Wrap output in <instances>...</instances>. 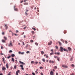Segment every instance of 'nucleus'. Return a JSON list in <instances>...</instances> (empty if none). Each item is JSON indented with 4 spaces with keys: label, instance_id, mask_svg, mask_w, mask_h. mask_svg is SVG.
Here are the masks:
<instances>
[{
    "label": "nucleus",
    "instance_id": "1",
    "mask_svg": "<svg viewBox=\"0 0 75 75\" xmlns=\"http://www.w3.org/2000/svg\"><path fill=\"white\" fill-rule=\"evenodd\" d=\"M60 51H61V52H63V50H64V51H67V52H68V50H67L63 48L62 47H60Z\"/></svg>",
    "mask_w": 75,
    "mask_h": 75
},
{
    "label": "nucleus",
    "instance_id": "2",
    "mask_svg": "<svg viewBox=\"0 0 75 75\" xmlns=\"http://www.w3.org/2000/svg\"><path fill=\"white\" fill-rule=\"evenodd\" d=\"M62 67H63V68H68V66L64 65V64H62Z\"/></svg>",
    "mask_w": 75,
    "mask_h": 75
},
{
    "label": "nucleus",
    "instance_id": "3",
    "mask_svg": "<svg viewBox=\"0 0 75 75\" xmlns=\"http://www.w3.org/2000/svg\"><path fill=\"white\" fill-rule=\"evenodd\" d=\"M10 45L11 46H12V47H13V44L11 42V41L10 42V43L8 45V46L10 47Z\"/></svg>",
    "mask_w": 75,
    "mask_h": 75
},
{
    "label": "nucleus",
    "instance_id": "4",
    "mask_svg": "<svg viewBox=\"0 0 75 75\" xmlns=\"http://www.w3.org/2000/svg\"><path fill=\"white\" fill-rule=\"evenodd\" d=\"M18 73H20V70H18L16 71V75H18Z\"/></svg>",
    "mask_w": 75,
    "mask_h": 75
},
{
    "label": "nucleus",
    "instance_id": "5",
    "mask_svg": "<svg viewBox=\"0 0 75 75\" xmlns=\"http://www.w3.org/2000/svg\"><path fill=\"white\" fill-rule=\"evenodd\" d=\"M19 62L20 64H22V65H25V63L23 62H21V61H20Z\"/></svg>",
    "mask_w": 75,
    "mask_h": 75
},
{
    "label": "nucleus",
    "instance_id": "6",
    "mask_svg": "<svg viewBox=\"0 0 75 75\" xmlns=\"http://www.w3.org/2000/svg\"><path fill=\"white\" fill-rule=\"evenodd\" d=\"M20 67H21V69L22 70H24V68H23V66L22 65H21Z\"/></svg>",
    "mask_w": 75,
    "mask_h": 75
},
{
    "label": "nucleus",
    "instance_id": "7",
    "mask_svg": "<svg viewBox=\"0 0 75 75\" xmlns=\"http://www.w3.org/2000/svg\"><path fill=\"white\" fill-rule=\"evenodd\" d=\"M52 41H50V42H49L48 44V45H51V44H52Z\"/></svg>",
    "mask_w": 75,
    "mask_h": 75
},
{
    "label": "nucleus",
    "instance_id": "8",
    "mask_svg": "<svg viewBox=\"0 0 75 75\" xmlns=\"http://www.w3.org/2000/svg\"><path fill=\"white\" fill-rule=\"evenodd\" d=\"M50 74L51 75H54V72H52V71H51V72H50Z\"/></svg>",
    "mask_w": 75,
    "mask_h": 75
},
{
    "label": "nucleus",
    "instance_id": "9",
    "mask_svg": "<svg viewBox=\"0 0 75 75\" xmlns=\"http://www.w3.org/2000/svg\"><path fill=\"white\" fill-rule=\"evenodd\" d=\"M4 25L5 27V28L6 29H7V28H8V26H7V24H5Z\"/></svg>",
    "mask_w": 75,
    "mask_h": 75
},
{
    "label": "nucleus",
    "instance_id": "10",
    "mask_svg": "<svg viewBox=\"0 0 75 75\" xmlns=\"http://www.w3.org/2000/svg\"><path fill=\"white\" fill-rule=\"evenodd\" d=\"M49 62L50 63H52V64H54V61H51V60H50L49 61Z\"/></svg>",
    "mask_w": 75,
    "mask_h": 75
},
{
    "label": "nucleus",
    "instance_id": "11",
    "mask_svg": "<svg viewBox=\"0 0 75 75\" xmlns=\"http://www.w3.org/2000/svg\"><path fill=\"white\" fill-rule=\"evenodd\" d=\"M2 70L3 71H4V70H6V67H2Z\"/></svg>",
    "mask_w": 75,
    "mask_h": 75
},
{
    "label": "nucleus",
    "instance_id": "12",
    "mask_svg": "<svg viewBox=\"0 0 75 75\" xmlns=\"http://www.w3.org/2000/svg\"><path fill=\"white\" fill-rule=\"evenodd\" d=\"M6 66L7 68V69L8 68V63L6 64Z\"/></svg>",
    "mask_w": 75,
    "mask_h": 75
},
{
    "label": "nucleus",
    "instance_id": "13",
    "mask_svg": "<svg viewBox=\"0 0 75 75\" xmlns=\"http://www.w3.org/2000/svg\"><path fill=\"white\" fill-rule=\"evenodd\" d=\"M68 49L69 50V51H71V48L70 47H68Z\"/></svg>",
    "mask_w": 75,
    "mask_h": 75
},
{
    "label": "nucleus",
    "instance_id": "14",
    "mask_svg": "<svg viewBox=\"0 0 75 75\" xmlns=\"http://www.w3.org/2000/svg\"><path fill=\"white\" fill-rule=\"evenodd\" d=\"M28 47H30V46L28 44L27 45L25 46V48H27Z\"/></svg>",
    "mask_w": 75,
    "mask_h": 75
},
{
    "label": "nucleus",
    "instance_id": "15",
    "mask_svg": "<svg viewBox=\"0 0 75 75\" xmlns=\"http://www.w3.org/2000/svg\"><path fill=\"white\" fill-rule=\"evenodd\" d=\"M54 54H57V55H59V54H60V53L59 52H55Z\"/></svg>",
    "mask_w": 75,
    "mask_h": 75
},
{
    "label": "nucleus",
    "instance_id": "16",
    "mask_svg": "<svg viewBox=\"0 0 75 75\" xmlns=\"http://www.w3.org/2000/svg\"><path fill=\"white\" fill-rule=\"evenodd\" d=\"M11 56L12 57H15V55L14 54H12Z\"/></svg>",
    "mask_w": 75,
    "mask_h": 75
},
{
    "label": "nucleus",
    "instance_id": "17",
    "mask_svg": "<svg viewBox=\"0 0 75 75\" xmlns=\"http://www.w3.org/2000/svg\"><path fill=\"white\" fill-rule=\"evenodd\" d=\"M4 40H7V37L6 36L4 37Z\"/></svg>",
    "mask_w": 75,
    "mask_h": 75
},
{
    "label": "nucleus",
    "instance_id": "18",
    "mask_svg": "<svg viewBox=\"0 0 75 75\" xmlns=\"http://www.w3.org/2000/svg\"><path fill=\"white\" fill-rule=\"evenodd\" d=\"M11 61H13V62H14V58H12Z\"/></svg>",
    "mask_w": 75,
    "mask_h": 75
},
{
    "label": "nucleus",
    "instance_id": "19",
    "mask_svg": "<svg viewBox=\"0 0 75 75\" xmlns=\"http://www.w3.org/2000/svg\"><path fill=\"white\" fill-rule=\"evenodd\" d=\"M58 42L59 44V45H62V44H61L60 42Z\"/></svg>",
    "mask_w": 75,
    "mask_h": 75
},
{
    "label": "nucleus",
    "instance_id": "20",
    "mask_svg": "<svg viewBox=\"0 0 75 75\" xmlns=\"http://www.w3.org/2000/svg\"><path fill=\"white\" fill-rule=\"evenodd\" d=\"M2 41L3 42H5V40H2Z\"/></svg>",
    "mask_w": 75,
    "mask_h": 75
},
{
    "label": "nucleus",
    "instance_id": "21",
    "mask_svg": "<svg viewBox=\"0 0 75 75\" xmlns=\"http://www.w3.org/2000/svg\"><path fill=\"white\" fill-rule=\"evenodd\" d=\"M34 63H35L33 61H32L31 62V64H34Z\"/></svg>",
    "mask_w": 75,
    "mask_h": 75
},
{
    "label": "nucleus",
    "instance_id": "22",
    "mask_svg": "<svg viewBox=\"0 0 75 75\" xmlns=\"http://www.w3.org/2000/svg\"><path fill=\"white\" fill-rule=\"evenodd\" d=\"M61 41H62L63 42H64V40H63V39H61Z\"/></svg>",
    "mask_w": 75,
    "mask_h": 75
},
{
    "label": "nucleus",
    "instance_id": "23",
    "mask_svg": "<svg viewBox=\"0 0 75 75\" xmlns=\"http://www.w3.org/2000/svg\"><path fill=\"white\" fill-rule=\"evenodd\" d=\"M41 54H44V52H43L42 51H41Z\"/></svg>",
    "mask_w": 75,
    "mask_h": 75
},
{
    "label": "nucleus",
    "instance_id": "24",
    "mask_svg": "<svg viewBox=\"0 0 75 75\" xmlns=\"http://www.w3.org/2000/svg\"><path fill=\"white\" fill-rule=\"evenodd\" d=\"M71 67H75V65H74L73 64H72L71 65Z\"/></svg>",
    "mask_w": 75,
    "mask_h": 75
},
{
    "label": "nucleus",
    "instance_id": "25",
    "mask_svg": "<svg viewBox=\"0 0 75 75\" xmlns=\"http://www.w3.org/2000/svg\"><path fill=\"white\" fill-rule=\"evenodd\" d=\"M14 68L15 69H16V68H17V67H16V66L15 65L14 66Z\"/></svg>",
    "mask_w": 75,
    "mask_h": 75
},
{
    "label": "nucleus",
    "instance_id": "26",
    "mask_svg": "<svg viewBox=\"0 0 75 75\" xmlns=\"http://www.w3.org/2000/svg\"><path fill=\"white\" fill-rule=\"evenodd\" d=\"M14 10L15 11H18V9L17 8H15Z\"/></svg>",
    "mask_w": 75,
    "mask_h": 75
},
{
    "label": "nucleus",
    "instance_id": "27",
    "mask_svg": "<svg viewBox=\"0 0 75 75\" xmlns=\"http://www.w3.org/2000/svg\"><path fill=\"white\" fill-rule=\"evenodd\" d=\"M24 5H28V3H25L24 4Z\"/></svg>",
    "mask_w": 75,
    "mask_h": 75
},
{
    "label": "nucleus",
    "instance_id": "28",
    "mask_svg": "<svg viewBox=\"0 0 75 75\" xmlns=\"http://www.w3.org/2000/svg\"><path fill=\"white\" fill-rule=\"evenodd\" d=\"M31 32L33 34H34V33H35L34 31H32Z\"/></svg>",
    "mask_w": 75,
    "mask_h": 75
},
{
    "label": "nucleus",
    "instance_id": "29",
    "mask_svg": "<svg viewBox=\"0 0 75 75\" xmlns=\"http://www.w3.org/2000/svg\"><path fill=\"white\" fill-rule=\"evenodd\" d=\"M27 28V26L23 28L24 30H25V28Z\"/></svg>",
    "mask_w": 75,
    "mask_h": 75
},
{
    "label": "nucleus",
    "instance_id": "30",
    "mask_svg": "<svg viewBox=\"0 0 75 75\" xmlns=\"http://www.w3.org/2000/svg\"><path fill=\"white\" fill-rule=\"evenodd\" d=\"M30 42H34V41L33 40H31L30 41Z\"/></svg>",
    "mask_w": 75,
    "mask_h": 75
},
{
    "label": "nucleus",
    "instance_id": "31",
    "mask_svg": "<svg viewBox=\"0 0 75 75\" xmlns=\"http://www.w3.org/2000/svg\"><path fill=\"white\" fill-rule=\"evenodd\" d=\"M32 29H33V30H34V31H35V30H36V29H35V28H33Z\"/></svg>",
    "mask_w": 75,
    "mask_h": 75
},
{
    "label": "nucleus",
    "instance_id": "32",
    "mask_svg": "<svg viewBox=\"0 0 75 75\" xmlns=\"http://www.w3.org/2000/svg\"><path fill=\"white\" fill-rule=\"evenodd\" d=\"M42 59V61H43V62H45V59Z\"/></svg>",
    "mask_w": 75,
    "mask_h": 75
},
{
    "label": "nucleus",
    "instance_id": "33",
    "mask_svg": "<svg viewBox=\"0 0 75 75\" xmlns=\"http://www.w3.org/2000/svg\"><path fill=\"white\" fill-rule=\"evenodd\" d=\"M56 47V48L57 50H58V46H55Z\"/></svg>",
    "mask_w": 75,
    "mask_h": 75
},
{
    "label": "nucleus",
    "instance_id": "34",
    "mask_svg": "<svg viewBox=\"0 0 75 75\" xmlns=\"http://www.w3.org/2000/svg\"><path fill=\"white\" fill-rule=\"evenodd\" d=\"M53 54H54V53L52 52L50 53V55H52Z\"/></svg>",
    "mask_w": 75,
    "mask_h": 75
},
{
    "label": "nucleus",
    "instance_id": "35",
    "mask_svg": "<svg viewBox=\"0 0 75 75\" xmlns=\"http://www.w3.org/2000/svg\"><path fill=\"white\" fill-rule=\"evenodd\" d=\"M54 68V69H57V66H55Z\"/></svg>",
    "mask_w": 75,
    "mask_h": 75
},
{
    "label": "nucleus",
    "instance_id": "36",
    "mask_svg": "<svg viewBox=\"0 0 75 75\" xmlns=\"http://www.w3.org/2000/svg\"><path fill=\"white\" fill-rule=\"evenodd\" d=\"M23 42V45H25V44H24V42Z\"/></svg>",
    "mask_w": 75,
    "mask_h": 75
},
{
    "label": "nucleus",
    "instance_id": "37",
    "mask_svg": "<svg viewBox=\"0 0 75 75\" xmlns=\"http://www.w3.org/2000/svg\"><path fill=\"white\" fill-rule=\"evenodd\" d=\"M26 53H27V54H28V53H30V51H27L26 52Z\"/></svg>",
    "mask_w": 75,
    "mask_h": 75
},
{
    "label": "nucleus",
    "instance_id": "38",
    "mask_svg": "<svg viewBox=\"0 0 75 75\" xmlns=\"http://www.w3.org/2000/svg\"><path fill=\"white\" fill-rule=\"evenodd\" d=\"M35 45H38V43L37 42H35Z\"/></svg>",
    "mask_w": 75,
    "mask_h": 75
},
{
    "label": "nucleus",
    "instance_id": "39",
    "mask_svg": "<svg viewBox=\"0 0 75 75\" xmlns=\"http://www.w3.org/2000/svg\"><path fill=\"white\" fill-rule=\"evenodd\" d=\"M24 54V52H21V54H22V55H23V54Z\"/></svg>",
    "mask_w": 75,
    "mask_h": 75
},
{
    "label": "nucleus",
    "instance_id": "40",
    "mask_svg": "<svg viewBox=\"0 0 75 75\" xmlns=\"http://www.w3.org/2000/svg\"><path fill=\"white\" fill-rule=\"evenodd\" d=\"M57 59L58 61H59V58H58V57H57Z\"/></svg>",
    "mask_w": 75,
    "mask_h": 75
},
{
    "label": "nucleus",
    "instance_id": "41",
    "mask_svg": "<svg viewBox=\"0 0 75 75\" xmlns=\"http://www.w3.org/2000/svg\"><path fill=\"white\" fill-rule=\"evenodd\" d=\"M2 59H3V60H2L4 62V58H3Z\"/></svg>",
    "mask_w": 75,
    "mask_h": 75
},
{
    "label": "nucleus",
    "instance_id": "42",
    "mask_svg": "<svg viewBox=\"0 0 75 75\" xmlns=\"http://www.w3.org/2000/svg\"><path fill=\"white\" fill-rule=\"evenodd\" d=\"M32 74L33 75H35V73H32Z\"/></svg>",
    "mask_w": 75,
    "mask_h": 75
},
{
    "label": "nucleus",
    "instance_id": "43",
    "mask_svg": "<svg viewBox=\"0 0 75 75\" xmlns=\"http://www.w3.org/2000/svg\"><path fill=\"white\" fill-rule=\"evenodd\" d=\"M15 61H16V62H15V63H16V64H17V60H15Z\"/></svg>",
    "mask_w": 75,
    "mask_h": 75
},
{
    "label": "nucleus",
    "instance_id": "44",
    "mask_svg": "<svg viewBox=\"0 0 75 75\" xmlns=\"http://www.w3.org/2000/svg\"><path fill=\"white\" fill-rule=\"evenodd\" d=\"M12 50H10L9 51V52L10 53V52H12Z\"/></svg>",
    "mask_w": 75,
    "mask_h": 75
},
{
    "label": "nucleus",
    "instance_id": "45",
    "mask_svg": "<svg viewBox=\"0 0 75 75\" xmlns=\"http://www.w3.org/2000/svg\"><path fill=\"white\" fill-rule=\"evenodd\" d=\"M40 69H42V68H43V67H40Z\"/></svg>",
    "mask_w": 75,
    "mask_h": 75
},
{
    "label": "nucleus",
    "instance_id": "46",
    "mask_svg": "<svg viewBox=\"0 0 75 75\" xmlns=\"http://www.w3.org/2000/svg\"><path fill=\"white\" fill-rule=\"evenodd\" d=\"M1 49H3V46H1Z\"/></svg>",
    "mask_w": 75,
    "mask_h": 75
},
{
    "label": "nucleus",
    "instance_id": "47",
    "mask_svg": "<svg viewBox=\"0 0 75 75\" xmlns=\"http://www.w3.org/2000/svg\"><path fill=\"white\" fill-rule=\"evenodd\" d=\"M10 58V56H9L7 57V58H8V59H9V58Z\"/></svg>",
    "mask_w": 75,
    "mask_h": 75
},
{
    "label": "nucleus",
    "instance_id": "48",
    "mask_svg": "<svg viewBox=\"0 0 75 75\" xmlns=\"http://www.w3.org/2000/svg\"><path fill=\"white\" fill-rule=\"evenodd\" d=\"M40 74L41 75H43V73H40Z\"/></svg>",
    "mask_w": 75,
    "mask_h": 75
},
{
    "label": "nucleus",
    "instance_id": "49",
    "mask_svg": "<svg viewBox=\"0 0 75 75\" xmlns=\"http://www.w3.org/2000/svg\"><path fill=\"white\" fill-rule=\"evenodd\" d=\"M35 63L36 64H38V62H35Z\"/></svg>",
    "mask_w": 75,
    "mask_h": 75
},
{
    "label": "nucleus",
    "instance_id": "50",
    "mask_svg": "<svg viewBox=\"0 0 75 75\" xmlns=\"http://www.w3.org/2000/svg\"><path fill=\"white\" fill-rule=\"evenodd\" d=\"M25 14L26 16H27V15H28V14L26 12L25 13Z\"/></svg>",
    "mask_w": 75,
    "mask_h": 75
},
{
    "label": "nucleus",
    "instance_id": "51",
    "mask_svg": "<svg viewBox=\"0 0 75 75\" xmlns=\"http://www.w3.org/2000/svg\"><path fill=\"white\" fill-rule=\"evenodd\" d=\"M18 53H19V54H21V52H18Z\"/></svg>",
    "mask_w": 75,
    "mask_h": 75
},
{
    "label": "nucleus",
    "instance_id": "52",
    "mask_svg": "<svg viewBox=\"0 0 75 75\" xmlns=\"http://www.w3.org/2000/svg\"><path fill=\"white\" fill-rule=\"evenodd\" d=\"M35 73L36 74H38V72H37V71H35Z\"/></svg>",
    "mask_w": 75,
    "mask_h": 75
},
{
    "label": "nucleus",
    "instance_id": "53",
    "mask_svg": "<svg viewBox=\"0 0 75 75\" xmlns=\"http://www.w3.org/2000/svg\"><path fill=\"white\" fill-rule=\"evenodd\" d=\"M57 56H54V58H57Z\"/></svg>",
    "mask_w": 75,
    "mask_h": 75
},
{
    "label": "nucleus",
    "instance_id": "54",
    "mask_svg": "<svg viewBox=\"0 0 75 75\" xmlns=\"http://www.w3.org/2000/svg\"><path fill=\"white\" fill-rule=\"evenodd\" d=\"M4 32H2V35H4Z\"/></svg>",
    "mask_w": 75,
    "mask_h": 75
},
{
    "label": "nucleus",
    "instance_id": "55",
    "mask_svg": "<svg viewBox=\"0 0 75 75\" xmlns=\"http://www.w3.org/2000/svg\"><path fill=\"white\" fill-rule=\"evenodd\" d=\"M65 43H66V44H67V43H68V42H67V41H66Z\"/></svg>",
    "mask_w": 75,
    "mask_h": 75
},
{
    "label": "nucleus",
    "instance_id": "56",
    "mask_svg": "<svg viewBox=\"0 0 75 75\" xmlns=\"http://www.w3.org/2000/svg\"><path fill=\"white\" fill-rule=\"evenodd\" d=\"M23 1H21V3H23Z\"/></svg>",
    "mask_w": 75,
    "mask_h": 75
},
{
    "label": "nucleus",
    "instance_id": "57",
    "mask_svg": "<svg viewBox=\"0 0 75 75\" xmlns=\"http://www.w3.org/2000/svg\"><path fill=\"white\" fill-rule=\"evenodd\" d=\"M27 1V0H25L24 1V2H25V1Z\"/></svg>",
    "mask_w": 75,
    "mask_h": 75
},
{
    "label": "nucleus",
    "instance_id": "58",
    "mask_svg": "<svg viewBox=\"0 0 75 75\" xmlns=\"http://www.w3.org/2000/svg\"><path fill=\"white\" fill-rule=\"evenodd\" d=\"M70 75H74V74L73 73L71 74Z\"/></svg>",
    "mask_w": 75,
    "mask_h": 75
},
{
    "label": "nucleus",
    "instance_id": "59",
    "mask_svg": "<svg viewBox=\"0 0 75 75\" xmlns=\"http://www.w3.org/2000/svg\"><path fill=\"white\" fill-rule=\"evenodd\" d=\"M70 61H72V58H71V59H70Z\"/></svg>",
    "mask_w": 75,
    "mask_h": 75
},
{
    "label": "nucleus",
    "instance_id": "60",
    "mask_svg": "<svg viewBox=\"0 0 75 75\" xmlns=\"http://www.w3.org/2000/svg\"><path fill=\"white\" fill-rule=\"evenodd\" d=\"M56 75H58V73H56Z\"/></svg>",
    "mask_w": 75,
    "mask_h": 75
},
{
    "label": "nucleus",
    "instance_id": "61",
    "mask_svg": "<svg viewBox=\"0 0 75 75\" xmlns=\"http://www.w3.org/2000/svg\"><path fill=\"white\" fill-rule=\"evenodd\" d=\"M24 38H25V37H26V36L25 35H24Z\"/></svg>",
    "mask_w": 75,
    "mask_h": 75
},
{
    "label": "nucleus",
    "instance_id": "62",
    "mask_svg": "<svg viewBox=\"0 0 75 75\" xmlns=\"http://www.w3.org/2000/svg\"><path fill=\"white\" fill-rule=\"evenodd\" d=\"M53 71H55V70H54V69H53Z\"/></svg>",
    "mask_w": 75,
    "mask_h": 75
},
{
    "label": "nucleus",
    "instance_id": "63",
    "mask_svg": "<svg viewBox=\"0 0 75 75\" xmlns=\"http://www.w3.org/2000/svg\"><path fill=\"white\" fill-rule=\"evenodd\" d=\"M16 33H18V30H16Z\"/></svg>",
    "mask_w": 75,
    "mask_h": 75
},
{
    "label": "nucleus",
    "instance_id": "64",
    "mask_svg": "<svg viewBox=\"0 0 75 75\" xmlns=\"http://www.w3.org/2000/svg\"><path fill=\"white\" fill-rule=\"evenodd\" d=\"M0 75H3V74H0Z\"/></svg>",
    "mask_w": 75,
    "mask_h": 75
}]
</instances>
